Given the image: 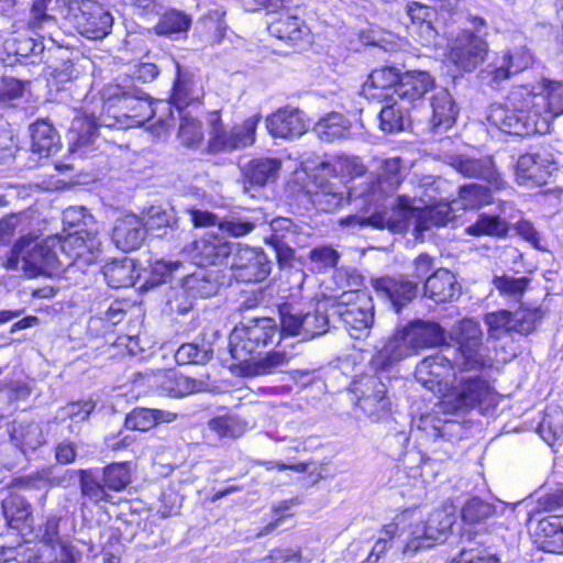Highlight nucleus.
<instances>
[{"label": "nucleus", "mask_w": 563, "mask_h": 563, "mask_svg": "<svg viewBox=\"0 0 563 563\" xmlns=\"http://www.w3.org/2000/svg\"><path fill=\"white\" fill-rule=\"evenodd\" d=\"M352 393L357 407L372 420L378 421L390 410L386 385L377 376H366L353 382Z\"/></svg>", "instance_id": "14"}, {"label": "nucleus", "mask_w": 563, "mask_h": 563, "mask_svg": "<svg viewBox=\"0 0 563 563\" xmlns=\"http://www.w3.org/2000/svg\"><path fill=\"white\" fill-rule=\"evenodd\" d=\"M102 482L108 489L119 492L125 488L131 482V473L128 463H112L102 471Z\"/></svg>", "instance_id": "62"}, {"label": "nucleus", "mask_w": 563, "mask_h": 563, "mask_svg": "<svg viewBox=\"0 0 563 563\" xmlns=\"http://www.w3.org/2000/svg\"><path fill=\"white\" fill-rule=\"evenodd\" d=\"M508 224L498 216L479 214L477 220L468 225L465 231L470 235H492V236H505L508 233Z\"/></svg>", "instance_id": "54"}, {"label": "nucleus", "mask_w": 563, "mask_h": 563, "mask_svg": "<svg viewBox=\"0 0 563 563\" xmlns=\"http://www.w3.org/2000/svg\"><path fill=\"white\" fill-rule=\"evenodd\" d=\"M416 354L407 340L404 329L398 330L384 344L377 354V362L384 366H390L408 356Z\"/></svg>", "instance_id": "45"}, {"label": "nucleus", "mask_w": 563, "mask_h": 563, "mask_svg": "<svg viewBox=\"0 0 563 563\" xmlns=\"http://www.w3.org/2000/svg\"><path fill=\"white\" fill-rule=\"evenodd\" d=\"M95 407L96 402L92 400L73 401L57 410L55 420L58 422L70 420L69 429L76 432L79 431V423L88 420Z\"/></svg>", "instance_id": "50"}, {"label": "nucleus", "mask_w": 563, "mask_h": 563, "mask_svg": "<svg viewBox=\"0 0 563 563\" xmlns=\"http://www.w3.org/2000/svg\"><path fill=\"white\" fill-rule=\"evenodd\" d=\"M271 234L265 236L266 244L271 245L282 266L290 264L295 256V249L305 243L302 228L289 218H275L269 223Z\"/></svg>", "instance_id": "13"}, {"label": "nucleus", "mask_w": 563, "mask_h": 563, "mask_svg": "<svg viewBox=\"0 0 563 563\" xmlns=\"http://www.w3.org/2000/svg\"><path fill=\"white\" fill-rule=\"evenodd\" d=\"M400 70L394 66H383L374 69L363 86V92L367 97L393 99L395 88L402 78Z\"/></svg>", "instance_id": "28"}, {"label": "nucleus", "mask_w": 563, "mask_h": 563, "mask_svg": "<svg viewBox=\"0 0 563 563\" xmlns=\"http://www.w3.org/2000/svg\"><path fill=\"white\" fill-rule=\"evenodd\" d=\"M461 285L446 268H437L423 283V296L435 303L451 302L459 298Z\"/></svg>", "instance_id": "24"}, {"label": "nucleus", "mask_w": 563, "mask_h": 563, "mask_svg": "<svg viewBox=\"0 0 563 563\" xmlns=\"http://www.w3.org/2000/svg\"><path fill=\"white\" fill-rule=\"evenodd\" d=\"M208 427L221 439L240 438L246 430V422L236 415H223L212 418Z\"/></svg>", "instance_id": "55"}, {"label": "nucleus", "mask_w": 563, "mask_h": 563, "mask_svg": "<svg viewBox=\"0 0 563 563\" xmlns=\"http://www.w3.org/2000/svg\"><path fill=\"white\" fill-rule=\"evenodd\" d=\"M385 100L387 104L379 112L380 129L388 133L404 131L410 122L409 107L395 97Z\"/></svg>", "instance_id": "41"}, {"label": "nucleus", "mask_w": 563, "mask_h": 563, "mask_svg": "<svg viewBox=\"0 0 563 563\" xmlns=\"http://www.w3.org/2000/svg\"><path fill=\"white\" fill-rule=\"evenodd\" d=\"M178 139L184 146L197 147L203 140L201 122L189 115L180 113Z\"/></svg>", "instance_id": "61"}, {"label": "nucleus", "mask_w": 563, "mask_h": 563, "mask_svg": "<svg viewBox=\"0 0 563 563\" xmlns=\"http://www.w3.org/2000/svg\"><path fill=\"white\" fill-rule=\"evenodd\" d=\"M101 126H111V124H106L103 121L96 122L87 118H76L70 128L73 145L77 148L93 146L99 137Z\"/></svg>", "instance_id": "48"}, {"label": "nucleus", "mask_w": 563, "mask_h": 563, "mask_svg": "<svg viewBox=\"0 0 563 563\" xmlns=\"http://www.w3.org/2000/svg\"><path fill=\"white\" fill-rule=\"evenodd\" d=\"M378 296L387 299L396 312L410 303L418 295L419 284L407 276L382 277L373 282Z\"/></svg>", "instance_id": "19"}, {"label": "nucleus", "mask_w": 563, "mask_h": 563, "mask_svg": "<svg viewBox=\"0 0 563 563\" xmlns=\"http://www.w3.org/2000/svg\"><path fill=\"white\" fill-rule=\"evenodd\" d=\"M430 130L437 133L448 131L457 117L459 110L451 93L443 88L437 90L430 100Z\"/></svg>", "instance_id": "27"}, {"label": "nucleus", "mask_w": 563, "mask_h": 563, "mask_svg": "<svg viewBox=\"0 0 563 563\" xmlns=\"http://www.w3.org/2000/svg\"><path fill=\"white\" fill-rule=\"evenodd\" d=\"M67 19L81 35L90 40L106 37L113 25L112 14L93 0H71Z\"/></svg>", "instance_id": "8"}, {"label": "nucleus", "mask_w": 563, "mask_h": 563, "mask_svg": "<svg viewBox=\"0 0 563 563\" xmlns=\"http://www.w3.org/2000/svg\"><path fill=\"white\" fill-rule=\"evenodd\" d=\"M412 423L417 429L434 438L452 437L461 429L457 421L449 419L442 420L435 413L421 415L418 419H413Z\"/></svg>", "instance_id": "49"}, {"label": "nucleus", "mask_w": 563, "mask_h": 563, "mask_svg": "<svg viewBox=\"0 0 563 563\" xmlns=\"http://www.w3.org/2000/svg\"><path fill=\"white\" fill-rule=\"evenodd\" d=\"M58 243L59 235L48 236L41 242L29 235L21 236L1 258V266L29 278L56 273L69 263L66 255H59Z\"/></svg>", "instance_id": "4"}, {"label": "nucleus", "mask_w": 563, "mask_h": 563, "mask_svg": "<svg viewBox=\"0 0 563 563\" xmlns=\"http://www.w3.org/2000/svg\"><path fill=\"white\" fill-rule=\"evenodd\" d=\"M312 205L322 212L336 210L346 199L345 187L338 179L330 180L316 174L307 186Z\"/></svg>", "instance_id": "18"}, {"label": "nucleus", "mask_w": 563, "mask_h": 563, "mask_svg": "<svg viewBox=\"0 0 563 563\" xmlns=\"http://www.w3.org/2000/svg\"><path fill=\"white\" fill-rule=\"evenodd\" d=\"M511 312L498 310L484 316V323L487 327L488 339L499 340L506 334L514 332Z\"/></svg>", "instance_id": "58"}, {"label": "nucleus", "mask_w": 563, "mask_h": 563, "mask_svg": "<svg viewBox=\"0 0 563 563\" xmlns=\"http://www.w3.org/2000/svg\"><path fill=\"white\" fill-rule=\"evenodd\" d=\"M416 200L406 195L395 199L393 208L397 209L401 219H393L387 212H374L366 217L352 214L341 219L340 223L355 230H389L400 232L405 229V221L412 222V234L417 240L423 241L433 228L445 227L454 218V211L448 202L434 206H416Z\"/></svg>", "instance_id": "3"}, {"label": "nucleus", "mask_w": 563, "mask_h": 563, "mask_svg": "<svg viewBox=\"0 0 563 563\" xmlns=\"http://www.w3.org/2000/svg\"><path fill=\"white\" fill-rule=\"evenodd\" d=\"M279 334L277 322L272 318H254L240 322L229 336V351L245 377L272 375L288 365L290 356L282 350L262 355L266 347L274 345Z\"/></svg>", "instance_id": "2"}, {"label": "nucleus", "mask_w": 563, "mask_h": 563, "mask_svg": "<svg viewBox=\"0 0 563 563\" xmlns=\"http://www.w3.org/2000/svg\"><path fill=\"white\" fill-rule=\"evenodd\" d=\"M266 128L274 137L292 140L308 130L305 113L297 108H283L266 118Z\"/></svg>", "instance_id": "20"}, {"label": "nucleus", "mask_w": 563, "mask_h": 563, "mask_svg": "<svg viewBox=\"0 0 563 563\" xmlns=\"http://www.w3.org/2000/svg\"><path fill=\"white\" fill-rule=\"evenodd\" d=\"M118 106L124 110L123 115L137 119L139 122L153 115L151 96L135 86L121 92L118 97Z\"/></svg>", "instance_id": "33"}, {"label": "nucleus", "mask_w": 563, "mask_h": 563, "mask_svg": "<svg viewBox=\"0 0 563 563\" xmlns=\"http://www.w3.org/2000/svg\"><path fill=\"white\" fill-rule=\"evenodd\" d=\"M448 60L460 73L475 71L487 58L489 44L485 34L461 30L449 40Z\"/></svg>", "instance_id": "7"}, {"label": "nucleus", "mask_w": 563, "mask_h": 563, "mask_svg": "<svg viewBox=\"0 0 563 563\" xmlns=\"http://www.w3.org/2000/svg\"><path fill=\"white\" fill-rule=\"evenodd\" d=\"M496 514V506L478 497L470 498L461 510L462 520L471 527H483Z\"/></svg>", "instance_id": "47"}, {"label": "nucleus", "mask_w": 563, "mask_h": 563, "mask_svg": "<svg viewBox=\"0 0 563 563\" xmlns=\"http://www.w3.org/2000/svg\"><path fill=\"white\" fill-rule=\"evenodd\" d=\"M512 329L522 335H528L536 331L537 327L543 319V311L540 308L528 309L520 307L516 311L511 312Z\"/></svg>", "instance_id": "59"}, {"label": "nucleus", "mask_w": 563, "mask_h": 563, "mask_svg": "<svg viewBox=\"0 0 563 563\" xmlns=\"http://www.w3.org/2000/svg\"><path fill=\"white\" fill-rule=\"evenodd\" d=\"M233 246L223 238L208 232L191 243L190 252L198 265H217L230 260Z\"/></svg>", "instance_id": "23"}, {"label": "nucleus", "mask_w": 563, "mask_h": 563, "mask_svg": "<svg viewBox=\"0 0 563 563\" xmlns=\"http://www.w3.org/2000/svg\"><path fill=\"white\" fill-rule=\"evenodd\" d=\"M31 150L40 156L47 157L58 152L59 136L54 126L45 121L37 120L30 126Z\"/></svg>", "instance_id": "38"}, {"label": "nucleus", "mask_w": 563, "mask_h": 563, "mask_svg": "<svg viewBox=\"0 0 563 563\" xmlns=\"http://www.w3.org/2000/svg\"><path fill=\"white\" fill-rule=\"evenodd\" d=\"M146 232L144 222L139 217L128 214L117 220L112 231V240L118 249L130 252L142 245Z\"/></svg>", "instance_id": "26"}, {"label": "nucleus", "mask_w": 563, "mask_h": 563, "mask_svg": "<svg viewBox=\"0 0 563 563\" xmlns=\"http://www.w3.org/2000/svg\"><path fill=\"white\" fill-rule=\"evenodd\" d=\"M453 522L454 515L450 508L433 510L427 521L413 528L411 539L404 548V553L417 552L421 549L431 548L435 542L444 541Z\"/></svg>", "instance_id": "12"}, {"label": "nucleus", "mask_w": 563, "mask_h": 563, "mask_svg": "<svg viewBox=\"0 0 563 563\" xmlns=\"http://www.w3.org/2000/svg\"><path fill=\"white\" fill-rule=\"evenodd\" d=\"M102 274L111 288H126L137 278L134 261L129 257L113 258L102 267Z\"/></svg>", "instance_id": "35"}, {"label": "nucleus", "mask_w": 563, "mask_h": 563, "mask_svg": "<svg viewBox=\"0 0 563 563\" xmlns=\"http://www.w3.org/2000/svg\"><path fill=\"white\" fill-rule=\"evenodd\" d=\"M329 312L355 339L367 335L374 322L373 300L365 291H344L339 298L331 299Z\"/></svg>", "instance_id": "5"}, {"label": "nucleus", "mask_w": 563, "mask_h": 563, "mask_svg": "<svg viewBox=\"0 0 563 563\" xmlns=\"http://www.w3.org/2000/svg\"><path fill=\"white\" fill-rule=\"evenodd\" d=\"M280 167L282 163L277 158L261 157L250 161L242 169L243 191L254 196L252 191L277 179Z\"/></svg>", "instance_id": "21"}, {"label": "nucleus", "mask_w": 563, "mask_h": 563, "mask_svg": "<svg viewBox=\"0 0 563 563\" xmlns=\"http://www.w3.org/2000/svg\"><path fill=\"white\" fill-rule=\"evenodd\" d=\"M100 241L96 234L76 230L65 236L59 235L58 253L66 255L68 264L62 268H68L77 263L91 264L97 258Z\"/></svg>", "instance_id": "16"}, {"label": "nucleus", "mask_w": 563, "mask_h": 563, "mask_svg": "<svg viewBox=\"0 0 563 563\" xmlns=\"http://www.w3.org/2000/svg\"><path fill=\"white\" fill-rule=\"evenodd\" d=\"M177 76L173 86L172 102L179 113L190 103L199 100V93L194 81V74L176 63Z\"/></svg>", "instance_id": "44"}, {"label": "nucleus", "mask_w": 563, "mask_h": 563, "mask_svg": "<svg viewBox=\"0 0 563 563\" xmlns=\"http://www.w3.org/2000/svg\"><path fill=\"white\" fill-rule=\"evenodd\" d=\"M405 177V167L400 157H390L382 162L373 195L388 196L393 194Z\"/></svg>", "instance_id": "34"}, {"label": "nucleus", "mask_w": 563, "mask_h": 563, "mask_svg": "<svg viewBox=\"0 0 563 563\" xmlns=\"http://www.w3.org/2000/svg\"><path fill=\"white\" fill-rule=\"evenodd\" d=\"M514 74L511 68L505 63L503 54L497 56L495 60L489 63L484 69L481 70L479 77L483 82L493 89H498L500 85L508 80Z\"/></svg>", "instance_id": "60"}, {"label": "nucleus", "mask_w": 563, "mask_h": 563, "mask_svg": "<svg viewBox=\"0 0 563 563\" xmlns=\"http://www.w3.org/2000/svg\"><path fill=\"white\" fill-rule=\"evenodd\" d=\"M260 115H252L243 123L225 129L217 113L211 119L209 151L213 153L230 152L254 143Z\"/></svg>", "instance_id": "10"}, {"label": "nucleus", "mask_w": 563, "mask_h": 563, "mask_svg": "<svg viewBox=\"0 0 563 563\" xmlns=\"http://www.w3.org/2000/svg\"><path fill=\"white\" fill-rule=\"evenodd\" d=\"M556 170L554 155L545 146L531 147L515 165L517 183L526 186H544Z\"/></svg>", "instance_id": "9"}, {"label": "nucleus", "mask_w": 563, "mask_h": 563, "mask_svg": "<svg viewBox=\"0 0 563 563\" xmlns=\"http://www.w3.org/2000/svg\"><path fill=\"white\" fill-rule=\"evenodd\" d=\"M433 88L434 79L429 73L409 70L402 74L400 84L395 88V97L405 104L415 107Z\"/></svg>", "instance_id": "25"}, {"label": "nucleus", "mask_w": 563, "mask_h": 563, "mask_svg": "<svg viewBox=\"0 0 563 563\" xmlns=\"http://www.w3.org/2000/svg\"><path fill=\"white\" fill-rule=\"evenodd\" d=\"M79 485L81 495L95 504L106 501L110 497L102 477L91 468L79 470Z\"/></svg>", "instance_id": "51"}, {"label": "nucleus", "mask_w": 563, "mask_h": 563, "mask_svg": "<svg viewBox=\"0 0 563 563\" xmlns=\"http://www.w3.org/2000/svg\"><path fill=\"white\" fill-rule=\"evenodd\" d=\"M538 431L548 444L563 435V410L559 407L547 409Z\"/></svg>", "instance_id": "57"}, {"label": "nucleus", "mask_w": 563, "mask_h": 563, "mask_svg": "<svg viewBox=\"0 0 563 563\" xmlns=\"http://www.w3.org/2000/svg\"><path fill=\"white\" fill-rule=\"evenodd\" d=\"M450 347L424 357L416 367V379L428 390L441 391L453 377L454 368H457L455 361H452L448 353Z\"/></svg>", "instance_id": "15"}, {"label": "nucleus", "mask_w": 563, "mask_h": 563, "mask_svg": "<svg viewBox=\"0 0 563 563\" xmlns=\"http://www.w3.org/2000/svg\"><path fill=\"white\" fill-rule=\"evenodd\" d=\"M402 329L416 354L420 350L442 346L446 342L445 330L435 321L416 319Z\"/></svg>", "instance_id": "22"}, {"label": "nucleus", "mask_w": 563, "mask_h": 563, "mask_svg": "<svg viewBox=\"0 0 563 563\" xmlns=\"http://www.w3.org/2000/svg\"><path fill=\"white\" fill-rule=\"evenodd\" d=\"M10 435L23 452L35 451L45 443L42 428L33 420H14L10 428Z\"/></svg>", "instance_id": "39"}, {"label": "nucleus", "mask_w": 563, "mask_h": 563, "mask_svg": "<svg viewBox=\"0 0 563 563\" xmlns=\"http://www.w3.org/2000/svg\"><path fill=\"white\" fill-rule=\"evenodd\" d=\"M451 339L457 344L455 364L460 372L481 371L488 360L482 353L483 331L478 321L464 318L451 330Z\"/></svg>", "instance_id": "6"}, {"label": "nucleus", "mask_w": 563, "mask_h": 563, "mask_svg": "<svg viewBox=\"0 0 563 563\" xmlns=\"http://www.w3.org/2000/svg\"><path fill=\"white\" fill-rule=\"evenodd\" d=\"M268 31L291 45L310 43V31L305 21L296 15L283 14L269 23Z\"/></svg>", "instance_id": "30"}, {"label": "nucleus", "mask_w": 563, "mask_h": 563, "mask_svg": "<svg viewBox=\"0 0 563 563\" xmlns=\"http://www.w3.org/2000/svg\"><path fill=\"white\" fill-rule=\"evenodd\" d=\"M330 302L331 299L319 302L314 312L303 314V320L301 321L302 340H310L328 332L330 323L334 322L332 314L329 312Z\"/></svg>", "instance_id": "46"}, {"label": "nucleus", "mask_w": 563, "mask_h": 563, "mask_svg": "<svg viewBox=\"0 0 563 563\" xmlns=\"http://www.w3.org/2000/svg\"><path fill=\"white\" fill-rule=\"evenodd\" d=\"M155 377L162 394L173 398H181L207 390L205 380L194 379L174 372H159Z\"/></svg>", "instance_id": "31"}, {"label": "nucleus", "mask_w": 563, "mask_h": 563, "mask_svg": "<svg viewBox=\"0 0 563 563\" xmlns=\"http://www.w3.org/2000/svg\"><path fill=\"white\" fill-rule=\"evenodd\" d=\"M490 394V386L487 380L479 376L462 377L455 387V407L457 409H470L484 401Z\"/></svg>", "instance_id": "32"}, {"label": "nucleus", "mask_w": 563, "mask_h": 563, "mask_svg": "<svg viewBox=\"0 0 563 563\" xmlns=\"http://www.w3.org/2000/svg\"><path fill=\"white\" fill-rule=\"evenodd\" d=\"M534 533L544 552L563 553V527L559 516L539 519Z\"/></svg>", "instance_id": "37"}, {"label": "nucleus", "mask_w": 563, "mask_h": 563, "mask_svg": "<svg viewBox=\"0 0 563 563\" xmlns=\"http://www.w3.org/2000/svg\"><path fill=\"white\" fill-rule=\"evenodd\" d=\"M561 114L563 84L542 79L537 87H514L504 103L490 106L487 120L507 134L532 136L549 133Z\"/></svg>", "instance_id": "1"}, {"label": "nucleus", "mask_w": 563, "mask_h": 563, "mask_svg": "<svg viewBox=\"0 0 563 563\" xmlns=\"http://www.w3.org/2000/svg\"><path fill=\"white\" fill-rule=\"evenodd\" d=\"M313 132L318 139L328 143L347 139L351 134V122L342 113L331 112L314 124Z\"/></svg>", "instance_id": "40"}, {"label": "nucleus", "mask_w": 563, "mask_h": 563, "mask_svg": "<svg viewBox=\"0 0 563 563\" xmlns=\"http://www.w3.org/2000/svg\"><path fill=\"white\" fill-rule=\"evenodd\" d=\"M176 417L170 411L139 407L126 415L125 427L130 430L147 431L158 423L172 422Z\"/></svg>", "instance_id": "43"}, {"label": "nucleus", "mask_w": 563, "mask_h": 563, "mask_svg": "<svg viewBox=\"0 0 563 563\" xmlns=\"http://www.w3.org/2000/svg\"><path fill=\"white\" fill-rule=\"evenodd\" d=\"M229 265L232 276L242 283H258L272 272V261L262 249L234 245Z\"/></svg>", "instance_id": "11"}, {"label": "nucleus", "mask_w": 563, "mask_h": 563, "mask_svg": "<svg viewBox=\"0 0 563 563\" xmlns=\"http://www.w3.org/2000/svg\"><path fill=\"white\" fill-rule=\"evenodd\" d=\"M213 355V350L208 342L198 343H184L181 344L176 353L175 361L178 365L188 364H206Z\"/></svg>", "instance_id": "52"}, {"label": "nucleus", "mask_w": 563, "mask_h": 563, "mask_svg": "<svg viewBox=\"0 0 563 563\" xmlns=\"http://www.w3.org/2000/svg\"><path fill=\"white\" fill-rule=\"evenodd\" d=\"M184 265L180 261L157 260L151 266L150 276L144 286L154 288L162 284L168 283L178 276Z\"/></svg>", "instance_id": "56"}, {"label": "nucleus", "mask_w": 563, "mask_h": 563, "mask_svg": "<svg viewBox=\"0 0 563 563\" xmlns=\"http://www.w3.org/2000/svg\"><path fill=\"white\" fill-rule=\"evenodd\" d=\"M1 510L8 526L13 529H21L32 522V506L18 493H10L2 499Z\"/></svg>", "instance_id": "36"}, {"label": "nucleus", "mask_w": 563, "mask_h": 563, "mask_svg": "<svg viewBox=\"0 0 563 563\" xmlns=\"http://www.w3.org/2000/svg\"><path fill=\"white\" fill-rule=\"evenodd\" d=\"M179 294L191 298H209L219 291L218 272L199 268L190 275L180 276Z\"/></svg>", "instance_id": "29"}, {"label": "nucleus", "mask_w": 563, "mask_h": 563, "mask_svg": "<svg viewBox=\"0 0 563 563\" xmlns=\"http://www.w3.org/2000/svg\"><path fill=\"white\" fill-rule=\"evenodd\" d=\"M407 13L412 23L417 24L421 30L422 44L430 45L434 43L438 35L434 22L438 21V18L431 4L411 2L407 5Z\"/></svg>", "instance_id": "42"}, {"label": "nucleus", "mask_w": 563, "mask_h": 563, "mask_svg": "<svg viewBox=\"0 0 563 563\" xmlns=\"http://www.w3.org/2000/svg\"><path fill=\"white\" fill-rule=\"evenodd\" d=\"M177 219L174 208L170 206H152L147 209L144 225L146 231H154L162 228H174Z\"/></svg>", "instance_id": "63"}, {"label": "nucleus", "mask_w": 563, "mask_h": 563, "mask_svg": "<svg viewBox=\"0 0 563 563\" xmlns=\"http://www.w3.org/2000/svg\"><path fill=\"white\" fill-rule=\"evenodd\" d=\"M449 165L462 176L483 180L496 190L505 186L492 156L456 154L449 157Z\"/></svg>", "instance_id": "17"}, {"label": "nucleus", "mask_w": 563, "mask_h": 563, "mask_svg": "<svg viewBox=\"0 0 563 563\" xmlns=\"http://www.w3.org/2000/svg\"><path fill=\"white\" fill-rule=\"evenodd\" d=\"M191 22V18L185 12L169 10L161 16L159 21L154 26V32L157 35L172 36L187 32Z\"/></svg>", "instance_id": "53"}, {"label": "nucleus", "mask_w": 563, "mask_h": 563, "mask_svg": "<svg viewBox=\"0 0 563 563\" xmlns=\"http://www.w3.org/2000/svg\"><path fill=\"white\" fill-rule=\"evenodd\" d=\"M57 544L58 550L54 548L55 559L45 560L43 554L35 555L23 563H78L81 560V551L70 541L63 540Z\"/></svg>", "instance_id": "64"}]
</instances>
